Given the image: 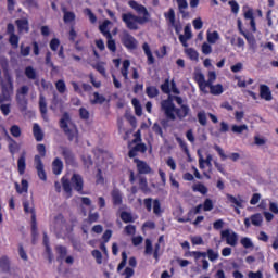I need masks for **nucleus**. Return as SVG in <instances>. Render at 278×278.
<instances>
[{"label": "nucleus", "mask_w": 278, "mask_h": 278, "mask_svg": "<svg viewBox=\"0 0 278 278\" xmlns=\"http://www.w3.org/2000/svg\"><path fill=\"white\" fill-rule=\"evenodd\" d=\"M55 88L60 94H64V92H66V83L60 79L55 83Z\"/></svg>", "instance_id": "13d9d810"}, {"label": "nucleus", "mask_w": 278, "mask_h": 278, "mask_svg": "<svg viewBox=\"0 0 278 278\" xmlns=\"http://www.w3.org/2000/svg\"><path fill=\"white\" fill-rule=\"evenodd\" d=\"M228 5H230L232 14H238V12H240V4H238V1L230 0Z\"/></svg>", "instance_id": "338daca9"}, {"label": "nucleus", "mask_w": 278, "mask_h": 278, "mask_svg": "<svg viewBox=\"0 0 278 278\" xmlns=\"http://www.w3.org/2000/svg\"><path fill=\"white\" fill-rule=\"evenodd\" d=\"M62 12H63V21L65 24L73 23L75 22V18H77V16L75 15V12L66 10V7L62 8Z\"/></svg>", "instance_id": "393cba45"}, {"label": "nucleus", "mask_w": 278, "mask_h": 278, "mask_svg": "<svg viewBox=\"0 0 278 278\" xmlns=\"http://www.w3.org/2000/svg\"><path fill=\"white\" fill-rule=\"evenodd\" d=\"M125 266H127V252L124 251L122 252V261L117 266V273H121Z\"/></svg>", "instance_id": "052dcab7"}, {"label": "nucleus", "mask_w": 278, "mask_h": 278, "mask_svg": "<svg viewBox=\"0 0 278 278\" xmlns=\"http://www.w3.org/2000/svg\"><path fill=\"white\" fill-rule=\"evenodd\" d=\"M25 170H27V152L23 151L17 160L18 175H25Z\"/></svg>", "instance_id": "f3484780"}, {"label": "nucleus", "mask_w": 278, "mask_h": 278, "mask_svg": "<svg viewBox=\"0 0 278 278\" xmlns=\"http://www.w3.org/2000/svg\"><path fill=\"white\" fill-rule=\"evenodd\" d=\"M207 257L210 262H216V260L220 257V254H218V252L214 251L213 249H207Z\"/></svg>", "instance_id": "0e129e2a"}, {"label": "nucleus", "mask_w": 278, "mask_h": 278, "mask_svg": "<svg viewBox=\"0 0 278 278\" xmlns=\"http://www.w3.org/2000/svg\"><path fill=\"white\" fill-rule=\"evenodd\" d=\"M96 184L97 186H103V184H105V178L103 177V170H101V168H98L97 170Z\"/></svg>", "instance_id": "864d4df0"}, {"label": "nucleus", "mask_w": 278, "mask_h": 278, "mask_svg": "<svg viewBox=\"0 0 278 278\" xmlns=\"http://www.w3.org/2000/svg\"><path fill=\"white\" fill-rule=\"evenodd\" d=\"M64 170V162H62V159L55 157L52 162V173L54 175H62V172Z\"/></svg>", "instance_id": "412c9836"}, {"label": "nucleus", "mask_w": 278, "mask_h": 278, "mask_svg": "<svg viewBox=\"0 0 278 278\" xmlns=\"http://www.w3.org/2000/svg\"><path fill=\"white\" fill-rule=\"evenodd\" d=\"M21 185L18 182H15V190L17 194H23V192H27L29 190V182L26 179H22Z\"/></svg>", "instance_id": "f704fd0d"}, {"label": "nucleus", "mask_w": 278, "mask_h": 278, "mask_svg": "<svg viewBox=\"0 0 278 278\" xmlns=\"http://www.w3.org/2000/svg\"><path fill=\"white\" fill-rule=\"evenodd\" d=\"M128 4L139 16L134 15V13L130 12L123 13L122 21L125 23L127 29H130V31H138V29H140L138 25H146V23L151 21V13H149L147 7L138 3L136 0H130Z\"/></svg>", "instance_id": "f257e3e1"}, {"label": "nucleus", "mask_w": 278, "mask_h": 278, "mask_svg": "<svg viewBox=\"0 0 278 278\" xmlns=\"http://www.w3.org/2000/svg\"><path fill=\"white\" fill-rule=\"evenodd\" d=\"M250 220L254 227H262V223H264V217H262V214L255 213L251 215Z\"/></svg>", "instance_id": "e433bc0d"}, {"label": "nucleus", "mask_w": 278, "mask_h": 278, "mask_svg": "<svg viewBox=\"0 0 278 278\" xmlns=\"http://www.w3.org/2000/svg\"><path fill=\"white\" fill-rule=\"evenodd\" d=\"M29 93V87L27 86H22L20 89H17V96H16V101L18 105H23L24 110L27 109V100H21V94L22 97H25Z\"/></svg>", "instance_id": "a211bd4d"}, {"label": "nucleus", "mask_w": 278, "mask_h": 278, "mask_svg": "<svg viewBox=\"0 0 278 278\" xmlns=\"http://www.w3.org/2000/svg\"><path fill=\"white\" fill-rule=\"evenodd\" d=\"M144 244H146L144 254L153 255V241H151V239H146Z\"/></svg>", "instance_id": "6e6d98bb"}, {"label": "nucleus", "mask_w": 278, "mask_h": 278, "mask_svg": "<svg viewBox=\"0 0 278 278\" xmlns=\"http://www.w3.org/2000/svg\"><path fill=\"white\" fill-rule=\"evenodd\" d=\"M146 94L149 99H155V97H160V89L155 86L146 87Z\"/></svg>", "instance_id": "72a5a7b5"}, {"label": "nucleus", "mask_w": 278, "mask_h": 278, "mask_svg": "<svg viewBox=\"0 0 278 278\" xmlns=\"http://www.w3.org/2000/svg\"><path fill=\"white\" fill-rule=\"evenodd\" d=\"M61 155L63 156V160L66 166H77V161L75 159V154L73 153V150H71L70 148L63 147Z\"/></svg>", "instance_id": "9b49d317"}, {"label": "nucleus", "mask_w": 278, "mask_h": 278, "mask_svg": "<svg viewBox=\"0 0 278 278\" xmlns=\"http://www.w3.org/2000/svg\"><path fill=\"white\" fill-rule=\"evenodd\" d=\"M33 135L37 142H42V140H45V132L42 131V128H40V125L36 123L33 125Z\"/></svg>", "instance_id": "b1692460"}, {"label": "nucleus", "mask_w": 278, "mask_h": 278, "mask_svg": "<svg viewBox=\"0 0 278 278\" xmlns=\"http://www.w3.org/2000/svg\"><path fill=\"white\" fill-rule=\"evenodd\" d=\"M59 127L62 129L63 134L67 136L70 142H73V140H76V142L78 141L79 130L77 129V125L71 119V114L68 112L62 114V117L59 121Z\"/></svg>", "instance_id": "7ed1b4c3"}, {"label": "nucleus", "mask_w": 278, "mask_h": 278, "mask_svg": "<svg viewBox=\"0 0 278 278\" xmlns=\"http://www.w3.org/2000/svg\"><path fill=\"white\" fill-rule=\"evenodd\" d=\"M164 18H166L170 25L175 29L176 34H181V22H177L176 15H175V9L170 8L168 12L164 13Z\"/></svg>", "instance_id": "0eeeda50"}, {"label": "nucleus", "mask_w": 278, "mask_h": 278, "mask_svg": "<svg viewBox=\"0 0 278 278\" xmlns=\"http://www.w3.org/2000/svg\"><path fill=\"white\" fill-rule=\"evenodd\" d=\"M237 23H238V29L240 34L245 38L248 45L253 49V47L257 45V41L255 40V36H253V34L251 33H245L244 30H242V21L238 20Z\"/></svg>", "instance_id": "4468645a"}, {"label": "nucleus", "mask_w": 278, "mask_h": 278, "mask_svg": "<svg viewBox=\"0 0 278 278\" xmlns=\"http://www.w3.org/2000/svg\"><path fill=\"white\" fill-rule=\"evenodd\" d=\"M25 214H31V236L36 238L38 236V223L36 222V210L29 208V201L23 202Z\"/></svg>", "instance_id": "6e6552de"}, {"label": "nucleus", "mask_w": 278, "mask_h": 278, "mask_svg": "<svg viewBox=\"0 0 278 278\" xmlns=\"http://www.w3.org/2000/svg\"><path fill=\"white\" fill-rule=\"evenodd\" d=\"M79 117L80 121H89L90 119V111H88L86 108H80L79 109Z\"/></svg>", "instance_id": "bf43d9fd"}, {"label": "nucleus", "mask_w": 278, "mask_h": 278, "mask_svg": "<svg viewBox=\"0 0 278 278\" xmlns=\"http://www.w3.org/2000/svg\"><path fill=\"white\" fill-rule=\"evenodd\" d=\"M176 3L178 5V10H179L182 18H188V16H190V12L186 11V10H188V1L187 0H176Z\"/></svg>", "instance_id": "4be33fe9"}, {"label": "nucleus", "mask_w": 278, "mask_h": 278, "mask_svg": "<svg viewBox=\"0 0 278 278\" xmlns=\"http://www.w3.org/2000/svg\"><path fill=\"white\" fill-rule=\"evenodd\" d=\"M10 134L13 136V138H21V127L18 125L11 126Z\"/></svg>", "instance_id": "680f3d73"}, {"label": "nucleus", "mask_w": 278, "mask_h": 278, "mask_svg": "<svg viewBox=\"0 0 278 278\" xmlns=\"http://www.w3.org/2000/svg\"><path fill=\"white\" fill-rule=\"evenodd\" d=\"M161 110L167 121H177V118L184 121L190 114V106L188 104H181L180 108H177L170 96L161 101Z\"/></svg>", "instance_id": "f03ea898"}, {"label": "nucleus", "mask_w": 278, "mask_h": 278, "mask_svg": "<svg viewBox=\"0 0 278 278\" xmlns=\"http://www.w3.org/2000/svg\"><path fill=\"white\" fill-rule=\"evenodd\" d=\"M16 28L14 27V24L9 23L7 25V34L9 36V43L13 49H18V42H21V37L16 35Z\"/></svg>", "instance_id": "1a4fd4ad"}, {"label": "nucleus", "mask_w": 278, "mask_h": 278, "mask_svg": "<svg viewBox=\"0 0 278 278\" xmlns=\"http://www.w3.org/2000/svg\"><path fill=\"white\" fill-rule=\"evenodd\" d=\"M109 25H112L110 20H104L103 23L99 26L100 31L104 36V38H112V33H110Z\"/></svg>", "instance_id": "bb28decb"}, {"label": "nucleus", "mask_w": 278, "mask_h": 278, "mask_svg": "<svg viewBox=\"0 0 278 278\" xmlns=\"http://www.w3.org/2000/svg\"><path fill=\"white\" fill-rule=\"evenodd\" d=\"M34 163L39 179H41V181H47V172H45V163H42L40 155H35Z\"/></svg>", "instance_id": "f8f14e48"}, {"label": "nucleus", "mask_w": 278, "mask_h": 278, "mask_svg": "<svg viewBox=\"0 0 278 278\" xmlns=\"http://www.w3.org/2000/svg\"><path fill=\"white\" fill-rule=\"evenodd\" d=\"M153 213L156 216H160L162 214V203H160V200L157 199L153 201Z\"/></svg>", "instance_id": "e2e57ef3"}, {"label": "nucleus", "mask_w": 278, "mask_h": 278, "mask_svg": "<svg viewBox=\"0 0 278 278\" xmlns=\"http://www.w3.org/2000/svg\"><path fill=\"white\" fill-rule=\"evenodd\" d=\"M18 34H29V20L27 17L15 20Z\"/></svg>", "instance_id": "dca6fc26"}, {"label": "nucleus", "mask_w": 278, "mask_h": 278, "mask_svg": "<svg viewBox=\"0 0 278 278\" xmlns=\"http://www.w3.org/2000/svg\"><path fill=\"white\" fill-rule=\"evenodd\" d=\"M24 75L27 77V79L33 81L38 79V73L34 70L33 66H26L24 70Z\"/></svg>", "instance_id": "c9c22d12"}, {"label": "nucleus", "mask_w": 278, "mask_h": 278, "mask_svg": "<svg viewBox=\"0 0 278 278\" xmlns=\"http://www.w3.org/2000/svg\"><path fill=\"white\" fill-rule=\"evenodd\" d=\"M161 90L163 94H170V79L166 78L161 85Z\"/></svg>", "instance_id": "603ef678"}, {"label": "nucleus", "mask_w": 278, "mask_h": 278, "mask_svg": "<svg viewBox=\"0 0 278 278\" xmlns=\"http://www.w3.org/2000/svg\"><path fill=\"white\" fill-rule=\"evenodd\" d=\"M220 39V35L218 34V31L214 30V31H207L206 33V40L208 42V45H216V42H218V40Z\"/></svg>", "instance_id": "473e14b6"}, {"label": "nucleus", "mask_w": 278, "mask_h": 278, "mask_svg": "<svg viewBox=\"0 0 278 278\" xmlns=\"http://www.w3.org/2000/svg\"><path fill=\"white\" fill-rule=\"evenodd\" d=\"M193 192H200V194H207V188L205 187V185L198 182L197 185H194L192 187Z\"/></svg>", "instance_id": "3c124183"}, {"label": "nucleus", "mask_w": 278, "mask_h": 278, "mask_svg": "<svg viewBox=\"0 0 278 278\" xmlns=\"http://www.w3.org/2000/svg\"><path fill=\"white\" fill-rule=\"evenodd\" d=\"M180 149L184 151V153H186V155L190 156V150L188 149V143H186V141H184V139H181L180 137L176 138Z\"/></svg>", "instance_id": "8fccbe9b"}, {"label": "nucleus", "mask_w": 278, "mask_h": 278, "mask_svg": "<svg viewBox=\"0 0 278 278\" xmlns=\"http://www.w3.org/2000/svg\"><path fill=\"white\" fill-rule=\"evenodd\" d=\"M55 251L58 255L56 262H60V264H62V262L66 260V255H68V249L65 245H56Z\"/></svg>", "instance_id": "aec40b11"}, {"label": "nucleus", "mask_w": 278, "mask_h": 278, "mask_svg": "<svg viewBox=\"0 0 278 278\" xmlns=\"http://www.w3.org/2000/svg\"><path fill=\"white\" fill-rule=\"evenodd\" d=\"M50 49L51 51H58L60 49V39L53 38L50 40Z\"/></svg>", "instance_id": "774afa93"}, {"label": "nucleus", "mask_w": 278, "mask_h": 278, "mask_svg": "<svg viewBox=\"0 0 278 278\" xmlns=\"http://www.w3.org/2000/svg\"><path fill=\"white\" fill-rule=\"evenodd\" d=\"M1 94L12 98L14 94V79L8 70L4 72V79L0 80Z\"/></svg>", "instance_id": "39448f33"}, {"label": "nucleus", "mask_w": 278, "mask_h": 278, "mask_svg": "<svg viewBox=\"0 0 278 278\" xmlns=\"http://www.w3.org/2000/svg\"><path fill=\"white\" fill-rule=\"evenodd\" d=\"M39 112L42 118L47 121V98H45L42 94L39 96Z\"/></svg>", "instance_id": "c85d7f7f"}, {"label": "nucleus", "mask_w": 278, "mask_h": 278, "mask_svg": "<svg viewBox=\"0 0 278 278\" xmlns=\"http://www.w3.org/2000/svg\"><path fill=\"white\" fill-rule=\"evenodd\" d=\"M194 81H197L200 90H205V88H207V81H205V75H203V73L198 72L194 74L193 76Z\"/></svg>", "instance_id": "5701e85b"}, {"label": "nucleus", "mask_w": 278, "mask_h": 278, "mask_svg": "<svg viewBox=\"0 0 278 278\" xmlns=\"http://www.w3.org/2000/svg\"><path fill=\"white\" fill-rule=\"evenodd\" d=\"M243 17L245 18V21H250V27L253 31H256L257 27L255 24V15L253 13V9L245 7L243 9Z\"/></svg>", "instance_id": "2eb2a0df"}, {"label": "nucleus", "mask_w": 278, "mask_h": 278, "mask_svg": "<svg viewBox=\"0 0 278 278\" xmlns=\"http://www.w3.org/2000/svg\"><path fill=\"white\" fill-rule=\"evenodd\" d=\"M43 245L46 247V252L48 253L49 264L53 262V253H51V248L49 247V237L47 233L43 235Z\"/></svg>", "instance_id": "58836bf2"}, {"label": "nucleus", "mask_w": 278, "mask_h": 278, "mask_svg": "<svg viewBox=\"0 0 278 278\" xmlns=\"http://www.w3.org/2000/svg\"><path fill=\"white\" fill-rule=\"evenodd\" d=\"M113 205H123V194L121 193V190L114 189L111 192Z\"/></svg>", "instance_id": "c756f323"}, {"label": "nucleus", "mask_w": 278, "mask_h": 278, "mask_svg": "<svg viewBox=\"0 0 278 278\" xmlns=\"http://www.w3.org/2000/svg\"><path fill=\"white\" fill-rule=\"evenodd\" d=\"M205 164H206V166H212V155L208 154L205 160L203 156H200L199 168H201V170H203V168H205Z\"/></svg>", "instance_id": "79ce46f5"}, {"label": "nucleus", "mask_w": 278, "mask_h": 278, "mask_svg": "<svg viewBox=\"0 0 278 278\" xmlns=\"http://www.w3.org/2000/svg\"><path fill=\"white\" fill-rule=\"evenodd\" d=\"M222 239H226V244L229 247H237L238 245V233L231 231L229 229L222 230L220 232Z\"/></svg>", "instance_id": "9d476101"}, {"label": "nucleus", "mask_w": 278, "mask_h": 278, "mask_svg": "<svg viewBox=\"0 0 278 278\" xmlns=\"http://www.w3.org/2000/svg\"><path fill=\"white\" fill-rule=\"evenodd\" d=\"M139 188L144 194L149 192V182L147 181V177L139 176Z\"/></svg>", "instance_id": "a19ab883"}, {"label": "nucleus", "mask_w": 278, "mask_h": 278, "mask_svg": "<svg viewBox=\"0 0 278 278\" xmlns=\"http://www.w3.org/2000/svg\"><path fill=\"white\" fill-rule=\"evenodd\" d=\"M122 45L128 51H136L138 49V39L134 37V35L129 34V31L124 30L121 36Z\"/></svg>", "instance_id": "423d86ee"}, {"label": "nucleus", "mask_w": 278, "mask_h": 278, "mask_svg": "<svg viewBox=\"0 0 278 278\" xmlns=\"http://www.w3.org/2000/svg\"><path fill=\"white\" fill-rule=\"evenodd\" d=\"M243 249H253V241H251V238L249 237H243L240 240Z\"/></svg>", "instance_id": "69168bd1"}, {"label": "nucleus", "mask_w": 278, "mask_h": 278, "mask_svg": "<svg viewBox=\"0 0 278 278\" xmlns=\"http://www.w3.org/2000/svg\"><path fill=\"white\" fill-rule=\"evenodd\" d=\"M260 97L264 101H273V91L268 85H260Z\"/></svg>", "instance_id": "6ab92c4d"}, {"label": "nucleus", "mask_w": 278, "mask_h": 278, "mask_svg": "<svg viewBox=\"0 0 278 278\" xmlns=\"http://www.w3.org/2000/svg\"><path fill=\"white\" fill-rule=\"evenodd\" d=\"M99 212L89 213L87 219H85V223H87L88 225L99 223Z\"/></svg>", "instance_id": "a18cd8bd"}, {"label": "nucleus", "mask_w": 278, "mask_h": 278, "mask_svg": "<svg viewBox=\"0 0 278 278\" xmlns=\"http://www.w3.org/2000/svg\"><path fill=\"white\" fill-rule=\"evenodd\" d=\"M202 210L203 212H212V210H214V201L210 198L205 199L202 204Z\"/></svg>", "instance_id": "09e8293b"}, {"label": "nucleus", "mask_w": 278, "mask_h": 278, "mask_svg": "<svg viewBox=\"0 0 278 278\" xmlns=\"http://www.w3.org/2000/svg\"><path fill=\"white\" fill-rule=\"evenodd\" d=\"M129 66H131V61L124 60L122 63L121 74L124 77L125 81L129 79Z\"/></svg>", "instance_id": "cd10ccee"}, {"label": "nucleus", "mask_w": 278, "mask_h": 278, "mask_svg": "<svg viewBox=\"0 0 278 278\" xmlns=\"http://www.w3.org/2000/svg\"><path fill=\"white\" fill-rule=\"evenodd\" d=\"M189 60H193V61H199V52H197V50H194L193 48H188L186 51Z\"/></svg>", "instance_id": "5fc2aeb1"}, {"label": "nucleus", "mask_w": 278, "mask_h": 278, "mask_svg": "<svg viewBox=\"0 0 278 278\" xmlns=\"http://www.w3.org/2000/svg\"><path fill=\"white\" fill-rule=\"evenodd\" d=\"M0 268L2 273H10V258L8 256L0 257Z\"/></svg>", "instance_id": "4c0bfd02"}, {"label": "nucleus", "mask_w": 278, "mask_h": 278, "mask_svg": "<svg viewBox=\"0 0 278 278\" xmlns=\"http://www.w3.org/2000/svg\"><path fill=\"white\" fill-rule=\"evenodd\" d=\"M231 131L232 134H242L243 131H249V126H247V124H242V125H232L231 126Z\"/></svg>", "instance_id": "49530a36"}, {"label": "nucleus", "mask_w": 278, "mask_h": 278, "mask_svg": "<svg viewBox=\"0 0 278 278\" xmlns=\"http://www.w3.org/2000/svg\"><path fill=\"white\" fill-rule=\"evenodd\" d=\"M83 12L85 16H88L91 25H94V23H97V15L92 12V9L86 8Z\"/></svg>", "instance_id": "37998d69"}, {"label": "nucleus", "mask_w": 278, "mask_h": 278, "mask_svg": "<svg viewBox=\"0 0 278 278\" xmlns=\"http://www.w3.org/2000/svg\"><path fill=\"white\" fill-rule=\"evenodd\" d=\"M119 216L123 223H134L136 220L134 219V215L127 211H123Z\"/></svg>", "instance_id": "de8ad7c7"}, {"label": "nucleus", "mask_w": 278, "mask_h": 278, "mask_svg": "<svg viewBox=\"0 0 278 278\" xmlns=\"http://www.w3.org/2000/svg\"><path fill=\"white\" fill-rule=\"evenodd\" d=\"M206 88H210V92L211 94H213L214 97H219V94H223V92H225V89L223 88V86L220 84L217 85H207Z\"/></svg>", "instance_id": "7c9ffc66"}, {"label": "nucleus", "mask_w": 278, "mask_h": 278, "mask_svg": "<svg viewBox=\"0 0 278 278\" xmlns=\"http://www.w3.org/2000/svg\"><path fill=\"white\" fill-rule=\"evenodd\" d=\"M63 190L66 193V199H71L73 197V188L76 190V192H84V177L79 174H73L71 180L66 177H62L61 179Z\"/></svg>", "instance_id": "20e7f679"}, {"label": "nucleus", "mask_w": 278, "mask_h": 278, "mask_svg": "<svg viewBox=\"0 0 278 278\" xmlns=\"http://www.w3.org/2000/svg\"><path fill=\"white\" fill-rule=\"evenodd\" d=\"M106 47L109 51H111V53H116V40L112 38V35L111 38H106Z\"/></svg>", "instance_id": "4d7b16f0"}, {"label": "nucleus", "mask_w": 278, "mask_h": 278, "mask_svg": "<svg viewBox=\"0 0 278 278\" xmlns=\"http://www.w3.org/2000/svg\"><path fill=\"white\" fill-rule=\"evenodd\" d=\"M197 118L198 123H200L202 127H205L207 125V114H205V111L198 112Z\"/></svg>", "instance_id": "c03bdc74"}, {"label": "nucleus", "mask_w": 278, "mask_h": 278, "mask_svg": "<svg viewBox=\"0 0 278 278\" xmlns=\"http://www.w3.org/2000/svg\"><path fill=\"white\" fill-rule=\"evenodd\" d=\"M142 49L148 58V65L151 66L155 64V56H153V52H151V47H149V43L144 42L142 45Z\"/></svg>", "instance_id": "a878e982"}, {"label": "nucleus", "mask_w": 278, "mask_h": 278, "mask_svg": "<svg viewBox=\"0 0 278 278\" xmlns=\"http://www.w3.org/2000/svg\"><path fill=\"white\" fill-rule=\"evenodd\" d=\"M106 101L103 94L99 92H93V100H91L92 105H103V102Z\"/></svg>", "instance_id": "ea45409f"}, {"label": "nucleus", "mask_w": 278, "mask_h": 278, "mask_svg": "<svg viewBox=\"0 0 278 278\" xmlns=\"http://www.w3.org/2000/svg\"><path fill=\"white\" fill-rule=\"evenodd\" d=\"M10 142H9V152L11 153V155H16V152L21 150V146L18 144V142H16V140L12 139V137L8 136Z\"/></svg>", "instance_id": "2f4dec72"}, {"label": "nucleus", "mask_w": 278, "mask_h": 278, "mask_svg": "<svg viewBox=\"0 0 278 278\" xmlns=\"http://www.w3.org/2000/svg\"><path fill=\"white\" fill-rule=\"evenodd\" d=\"M134 163L137 164V170L139 175H149L151 173V166H149V164H147V162L135 157L134 159Z\"/></svg>", "instance_id": "ddd939ff"}]
</instances>
